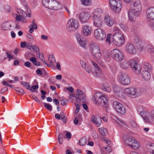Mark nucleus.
<instances>
[{
	"mask_svg": "<svg viewBox=\"0 0 154 154\" xmlns=\"http://www.w3.org/2000/svg\"><path fill=\"white\" fill-rule=\"evenodd\" d=\"M141 8V5L139 0H133L128 11V17L131 21H134L135 17L139 15Z\"/></svg>",
	"mask_w": 154,
	"mask_h": 154,
	"instance_id": "1",
	"label": "nucleus"
},
{
	"mask_svg": "<svg viewBox=\"0 0 154 154\" xmlns=\"http://www.w3.org/2000/svg\"><path fill=\"white\" fill-rule=\"evenodd\" d=\"M114 33L112 35V42L113 44L120 47L125 43L124 36L123 33L117 27L114 28Z\"/></svg>",
	"mask_w": 154,
	"mask_h": 154,
	"instance_id": "2",
	"label": "nucleus"
},
{
	"mask_svg": "<svg viewBox=\"0 0 154 154\" xmlns=\"http://www.w3.org/2000/svg\"><path fill=\"white\" fill-rule=\"evenodd\" d=\"M95 104L106 107L107 106L108 100L107 97L101 92H97L94 94L93 98Z\"/></svg>",
	"mask_w": 154,
	"mask_h": 154,
	"instance_id": "3",
	"label": "nucleus"
},
{
	"mask_svg": "<svg viewBox=\"0 0 154 154\" xmlns=\"http://www.w3.org/2000/svg\"><path fill=\"white\" fill-rule=\"evenodd\" d=\"M138 110L146 122L150 123L154 121V110L149 112L145 109L140 106L138 108Z\"/></svg>",
	"mask_w": 154,
	"mask_h": 154,
	"instance_id": "4",
	"label": "nucleus"
},
{
	"mask_svg": "<svg viewBox=\"0 0 154 154\" xmlns=\"http://www.w3.org/2000/svg\"><path fill=\"white\" fill-rule=\"evenodd\" d=\"M90 50L92 56L96 60L100 59L102 56L101 51L99 46L94 42L90 45Z\"/></svg>",
	"mask_w": 154,
	"mask_h": 154,
	"instance_id": "5",
	"label": "nucleus"
},
{
	"mask_svg": "<svg viewBox=\"0 0 154 154\" xmlns=\"http://www.w3.org/2000/svg\"><path fill=\"white\" fill-rule=\"evenodd\" d=\"M79 23L78 21L73 18L69 20L66 25V28L67 31L69 32H75L79 27Z\"/></svg>",
	"mask_w": 154,
	"mask_h": 154,
	"instance_id": "6",
	"label": "nucleus"
},
{
	"mask_svg": "<svg viewBox=\"0 0 154 154\" xmlns=\"http://www.w3.org/2000/svg\"><path fill=\"white\" fill-rule=\"evenodd\" d=\"M110 54L112 58L116 61H121L124 59L123 53L121 51L117 49L112 50Z\"/></svg>",
	"mask_w": 154,
	"mask_h": 154,
	"instance_id": "7",
	"label": "nucleus"
},
{
	"mask_svg": "<svg viewBox=\"0 0 154 154\" xmlns=\"http://www.w3.org/2000/svg\"><path fill=\"white\" fill-rule=\"evenodd\" d=\"M109 4L111 8L116 13L119 12L121 9L122 4L120 0H109Z\"/></svg>",
	"mask_w": 154,
	"mask_h": 154,
	"instance_id": "8",
	"label": "nucleus"
},
{
	"mask_svg": "<svg viewBox=\"0 0 154 154\" xmlns=\"http://www.w3.org/2000/svg\"><path fill=\"white\" fill-rule=\"evenodd\" d=\"M94 35L95 38L99 41H101L104 39L106 36L105 32L100 28H97L94 30Z\"/></svg>",
	"mask_w": 154,
	"mask_h": 154,
	"instance_id": "9",
	"label": "nucleus"
},
{
	"mask_svg": "<svg viewBox=\"0 0 154 154\" xmlns=\"http://www.w3.org/2000/svg\"><path fill=\"white\" fill-rule=\"evenodd\" d=\"M129 65L132 70L137 74H140L141 71L140 66L136 61L131 60L129 61Z\"/></svg>",
	"mask_w": 154,
	"mask_h": 154,
	"instance_id": "10",
	"label": "nucleus"
},
{
	"mask_svg": "<svg viewBox=\"0 0 154 154\" xmlns=\"http://www.w3.org/2000/svg\"><path fill=\"white\" fill-rule=\"evenodd\" d=\"M118 79L124 85L129 84L131 82L129 76L126 74L122 72L118 77Z\"/></svg>",
	"mask_w": 154,
	"mask_h": 154,
	"instance_id": "11",
	"label": "nucleus"
},
{
	"mask_svg": "<svg viewBox=\"0 0 154 154\" xmlns=\"http://www.w3.org/2000/svg\"><path fill=\"white\" fill-rule=\"evenodd\" d=\"M82 31L83 35L85 36H90L92 32V27L88 25H83L82 27Z\"/></svg>",
	"mask_w": 154,
	"mask_h": 154,
	"instance_id": "12",
	"label": "nucleus"
},
{
	"mask_svg": "<svg viewBox=\"0 0 154 154\" xmlns=\"http://www.w3.org/2000/svg\"><path fill=\"white\" fill-rule=\"evenodd\" d=\"M61 5L58 1L51 0L50 2L49 9L54 11H57L61 8Z\"/></svg>",
	"mask_w": 154,
	"mask_h": 154,
	"instance_id": "13",
	"label": "nucleus"
},
{
	"mask_svg": "<svg viewBox=\"0 0 154 154\" xmlns=\"http://www.w3.org/2000/svg\"><path fill=\"white\" fill-rule=\"evenodd\" d=\"M92 18H101L103 14L102 11L100 8L93 9L91 12Z\"/></svg>",
	"mask_w": 154,
	"mask_h": 154,
	"instance_id": "14",
	"label": "nucleus"
},
{
	"mask_svg": "<svg viewBox=\"0 0 154 154\" xmlns=\"http://www.w3.org/2000/svg\"><path fill=\"white\" fill-rule=\"evenodd\" d=\"M113 106L116 111L121 114L125 113V110L123 106L119 102H115L113 103Z\"/></svg>",
	"mask_w": 154,
	"mask_h": 154,
	"instance_id": "15",
	"label": "nucleus"
},
{
	"mask_svg": "<svg viewBox=\"0 0 154 154\" xmlns=\"http://www.w3.org/2000/svg\"><path fill=\"white\" fill-rule=\"evenodd\" d=\"M125 94L129 95L130 97L135 98L137 96V92L135 88H126L124 90Z\"/></svg>",
	"mask_w": 154,
	"mask_h": 154,
	"instance_id": "16",
	"label": "nucleus"
},
{
	"mask_svg": "<svg viewBox=\"0 0 154 154\" xmlns=\"http://www.w3.org/2000/svg\"><path fill=\"white\" fill-rule=\"evenodd\" d=\"M76 38L78 43L82 48H85L87 45L86 41L82 38L81 35L78 34L76 35Z\"/></svg>",
	"mask_w": 154,
	"mask_h": 154,
	"instance_id": "17",
	"label": "nucleus"
},
{
	"mask_svg": "<svg viewBox=\"0 0 154 154\" xmlns=\"http://www.w3.org/2000/svg\"><path fill=\"white\" fill-rule=\"evenodd\" d=\"M75 98L78 99L77 100L82 101V102H85L86 100L85 96L84 94V92L79 89L77 90Z\"/></svg>",
	"mask_w": 154,
	"mask_h": 154,
	"instance_id": "18",
	"label": "nucleus"
},
{
	"mask_svg": "<svg viewBox=\"0 0 154 154\" xmlns=\"http://www.w3.org/2000/svg\"><path fill=\"white\" fill-rule=\"evenodd\" d=\"M90 15L89 13L87 12H83L80 14L79 19L80 21L83 23L88 22Z\"/></svg>",
	"mask_w": 154,
	"mask_h": 154,
	"instance_id": "19",
	"label": "nucleus"
},
{
	"mask_svg": "<svg viewBox=\"0 0 154 154\" xmlns=\"http://www.w3.org/2000/svg\"><path fill=\"white\" fill-rule=\"evenodd\" d=\"M146 16L149 20H154V7L150 8L147 10Z\"/></svg>",
	"mask_w": 154,
	"mask_h": 154,
	"instance_id": "20",
	"label": "nucleus"
},
{
	"mask_svg": "<svg viewBox=\"0 0 154 154\" xmlns=\"http://www.w3.org/2000/svg\"><path fill=\"white\" fill-rule=\"evenodd\" d=\"M101 119L102 118L99 116H93L91 118V121L97 127H99L102 122Z\"/></svg>",
	"mask_w": 154,
	"mask_h": 154,
	"instance_id": "21",
	"label": "nucleus"
},
{
	"mask_svg": "<svg viewBox=\"0 0 154 154\" xmlns=\"http://www.w3.org/2000/svg\"><path fill=\"white\" fill-rule=\"evenodd\" d=\"M92 20L94 26L100 28L102 26L103 22L101 18H93Z\"/></svg>",
	"mask_w": 154,
	"mask_h": 154,
	"instance_id": "22",
	"label": "nucleus"
},
{
	"mask_svg": "<svg viewBox=\"0 0 154 154\" xmlns=\"http://www.w3.org/2000/svg\"><path fill=\"white\" fill-rule=\"evenodd\" d=\"M104 21L107 26L109 27L112 26L113 24L112 18L108 15L106 14L104 17Z\"/></svg>",
	"mask_w": 154,
	"mask_h": 154,
	"instance_id": "23",
	"label": "nucleus"
},
{
	"mask_svg": "<svg viewBox=\"0 0 154 154\" xmlns=\"http://www.w3.org/2000/svg\"><path fill=\"white\" fill-rule=\"evenodd\" d=\"M146 151L150 154H154V143H148L146 146Z\"/></svg>",
	"mask_w": 154,
	"mask_h": 154,
	"instance_id": "24",
	"label": "nucleus"
},
{
	"mask_svg": "<svg viewBox=\"0 0 154 154\" xmlns=\"http://www.w3.org/2000/svg\"><path fill=\"white\" fill-rule=\"evenodd\" d=\"M126 49L127 52L130 54H135L136 52L135 48L132 44L127 45Z\"/></svg>",
	"mask_w": 154,
	"mask_h": 154,
	"instance_id": "25",
	"label": "nucleus"
},
{
	"mask_svg": "<svg viewBox=\"0 0 154 154\" xmlns=\"http://www.w3.org/2000/svg\"><path fill=\"white\" fill-rule=\"evenodd\" d=\"M141 77L144 80L148 81L150 79L151 75L148 71H143L141 73Z\"/></svg>",
	"mask_w": 154,
	"mask_h": 154,
	"instance_id": "26",
	"label": "nucleus"
},
{
	"mask_svg": "<svg viewBox=\"0 0 154 154\" xmlns=\"http://www.w3.org/2000/svg\"><path fill=\"white\" fill-rule=\"evenodd\" d=\"M102 88L103 91L107 92H109L111 91L110 85L106 82L103 83Z\"/></svg>",
	"mask_w": 154,
	"mask_h": 154,
	"instance_id": "27",
	"label": "nucleus"
},
{
	"mask_svg": "<svg viewBox=\"0 0 154 154\" xmlns=\"http://www.w3.org/2000/svg\"><path fill=\"white\" fill-rule=\"evenodd\" d=\"M11 24L10 22L7 21L3 23L1 26L3 30H10Z\"/></svg>",
	"mask_w": 154,
	"mask_h": 154,
	"instance_id": "28",
	"label": "nucleus"
},
{
	"mask_svg": "<svg viewBox=\"0 0 154 154\" xmlns=\"http://www.w3.org/2000/svg\"><path fill=\"white\" fill-rule=\"evenodd\" d=\"M124 138L125 143L128 144L129 146L133 142L134 140H135L133 138L128 135L125 136Z\"/></svg>",
	"mask_w": 154,
	"mask_h": 154,
	"instance_id": "29",
	"label": "nucleus"
},
{
	"mask_svg": "<svg viewBox=\"0 0 154 154\" xmlns=\"http://www.w3.org/2000/svg\"><path fill=\"white\" fill-rule=\"evenodd\" d=\"M29 28H30L29 30V32L30 33H32L34 31V29H37V26L35 23V20H32V24L29 25Z\"/></svg>",
	"mask_w": 154,
	"mask_h": 154,
	"instance_id": "30",
	"label": "nucleus"
},
{
	"mask_svg": "<svg viewBox=\"0 0 154 154\" xmlns=\"http://www.w3.org/2000/svg\"><path fill=\"white\" fill-rule=\"evenodd\" d=\"M131 148L134 149H138L140 147L139 142L136 140H134L133 142L129 146Z\"/></svg>",
	"mask_w": 154,
	"mask_h": 154,
	"instance_id": "31",
	"label": "nucleus"
},
{
	"mask_svg": "<svg viewBox=\"0 0 154 154\" xmlns=\"http://www.w3.org/2000/svg\"><path fill=\"white\" fill-rule=\"evenodd\" d=\"M112 122L119 127H121L123 125H125V122L122 120H120L119 119H117V120L113 119Z\"/></svg>",
	"mask_w": 154,
	"mask_h": 154,
	"instance_id": "32",
	"label": "nucleus"
},
{
	"mask_svg": "<svg viewBox=\"0 0 154 154\" xmlns=\"http://www.w3.org/2000/svg\"><path fill=\"white\" fill-rule=\"evenodd\" d=\"M91 65L93 66V67L95 69V70L97 71V72L100 73L101 72V70L97 64L93 61H91Z\"/></svg>",
	"mask_w": 154,
	"mask_h": 154,
	"instance_id": "33",
	"label": "nucleus"
},
{
	"mask_svg": "<svg viewBox=\"0 0 154 154\" xmlns=\"http://www.w3.org/2000/svg\"><path fill=\"white\" fill-rule=\"evenodd\" d=\"M51 0H42V2L43 6L45 8L49 9L50 2Z\"/></svg>",
	"mask_w": 154,
	"mask_h": 154,
	"instance_id": "34",
	"label": "nucleus"
},
{
	"mask_svg": "<svg viewBox=\"0 0 154 154\" xmlns=\"http://www.w3.org/2000/svg\"><path fill=\"white\" fill-rule=\"evenodd\" d=\"M17 13L19 16L22 17H26L27 16V14L26 13L20 9H18L17 10Z\"/></svg>",
	"mask_w": 154,
	"mask_h": 154,
	"instance_id": "35",
	"label": "nucleus"
},
{
	"mask_svg": "<svg viewBox=\"0 0 154 154\" xmlns=\"http://www.w3.org/2000/svg\"><path fill=\"white\" fill-rule=\"evenodd\" d=\"M129 64L127 61L124 60L120 63V67L123 69H127L128 68Z\"/></svg>",
	"mask_w": 154,
	"mask_h": 154,
	"instance_id": "36",
	"label": "nucleus"
},
{
	"mask_svg": "<svg viewBox=\"0 0 154 154\" xmlns=\"http://www.w3.org/2000/svg\"><path fill=\"white\" fill-rule=\"evenodd\" d=\"M99 131L100 134L103 136H105L107 134V130L104 128H99Z\"/></svg>",
	"mask_w": 154,
	"mask_h": 154,
	"instance_id": "37",
	"label": "nucleus"
},
{
	"mask_svg": "<svg viewBox=\"0 0 154 154\" xmlns=\"http://www.w3.org/2000/svg\"><path fill=\"white\" fill-rule=\"evenodd\" d=\"M143 67L144 69L147 70V71L150 72L152 70V69L150 65L148 63H145L143 65Z\"/></svg>",
	"mask_w": 154,
	"mask_h": 154,
	"instance_id": "38",
	"label": "nucleus"
},
{
	"mask_svg": "<svg viewBox=\"0 0 154 154\" xmlns=\"http://www.w3.org/2000/svg\"><path fill=\"white\" fill-rule=\"evenodd\" d=\"M80 1L81 4L84 6L90 5L91 3V0H80Z\"/></svg>",
	"mask_w": 154,
	"mask_h": 154,
	"instance_id": "39",
	"label": "nucleus"
},
{
	"mask_svg": "<svg viewBox=\"0 0 154 154\" xmlns=\"http://www.w3.org/2000/svg\"><path fill=\"white\" fill-rule=\"evenodd\" d=\"M86 139L85 138L82 137L79 140V143L80 145L84 146L86 144Z\"/></svg>",
	"mask_w": 154,
	"mask_h": 154,
	"instance_id": "40",
	"label": "nucleus"
},
{
	"mask_svg": "<svg viewBox=\"0 0 154 154\" xmlns=\"http://www.w3.org/2000/svg\"><path fill=\"white\" fill-rule=\"evenodd\" d=\"M36 57L37 58L40 59L43 63H45L46 64H47L43 55H41L40 53H38L37 54Z\"/></svg>",
	"mask_w": 154,
	"mask_h": 154,
	"instance_id": "41",
	"label": "nucleus"
},
{
	"mask_svg": "<svg viewBox=\"0 0 154 154\" xmlns=\"http://www.w3.org/2000/svg\"><path fill=\"white\" fill-rule=\"evenodd\" d=\"M25 18L19 16V18L17 19V20L16 21L17 23L20 21L23 23H25L26 22L27 20Z\"/></svg>",
	"mask_w": 154,
	"mask_h": 154,
	"instance_id": "42",
	"label": "nucleus"
},
{
	"mask_svg": "<svg viewBox=\"0 0 154 154\" xmlns=\"http://www.w3.org/2000/svg\"><path fill=\"white\" fill-rule=\"evenodd\" d=\"M48 59L51 63H54L56 61L54 57L52 54H51L49 55Z\"/></svg>",
	"mask_w": 154,
	"mask_h": 154,
	"instance_id": "43",
	"label": "nucleus"
},
{
	"mask_svg": "<svg viewBox=\"0 0 154 154\" xmlns=\"http://www.w3.org/2000/svg\"><path fill=\"white\" fill-rule=\"evenodd\" d=\"M43 104L44 105V106L46 109L50 111H52V107L51 104L45 103H44Z\"/></svg>",
	"mask_w": 154,
	"mask_h": 154,
	"instance_id": "44",
	"label": "nucleus"
},
{
	"mask_svg": "<svg viewBox=\"0 0 154 154\" xmlns=\"http://www.w3.org/2000/svg\"><path fill=\"white\" fill-rule=\"evenodd\" d=\"M20 83L26 89H29L30 88V85L29 83L24 81H21Z\"/></svg>",
	"mask_w": 154,
	"mask_h": 154,
	"instance_id": "45",
	"label": "nucleus"
},
{
	"mask_svg": "<svg viewBox=\"0 0 154 154\" xmlns=\"http://www.w3.org/2000/svg\"><path fill=\"white\" fill-rule=\"evenodd\" d=\"M148 51L151 53L154 52V48L151 45H148L147 46Z\"/></svg>",
	"mask_w": 154,
	"mask_h": 154,
	"instance_id": "46",
	"label": "nucleus"
},
{
	"mask_svg": "<svg viewBox=\"0 0 154 154\" xmlns=\"http://www.w3.org/2000/svg\"><path fill=\"white\" fill-rule=\"evenodd\" d=\"M14 90L19 93H20L22 94H23L24 93L23 90L20 88L16 87L14 88Z\"/></svg>",
	"mask_w": 154,
	"mask_h": 154,
	"instance_id": "47",
	"label": "nucleus"
},
{
	"mask_svg": "<svg viewBox=\"0 0 154 154\" xmlns=\"http://www.w3.org/2000/svg\"><path fill=\"white\" fill-rule=\"evenodd\" d=\"M130 123L132 128H135L137 127V123L134 120H131Z\"/></svg>",
	"mask_w": 154,
	"mask_h": 154,
	"instance_id": "48",
	"label": "nucleus"
},
{
	"mask_svg": "<svg viewBox=\"0 0 154 154\" xmlns=\"http://www.w3.org/2000/svg\"><path fill=\"white\" fill-rule=\"evenodd\" d=\"M2 84L6 86H9L12 88L14 87L13 85H10L5 81H3L2 82Z\"/></svg>",
	"mask_w": 154,
	"mask_h": 154,
	"instance_id": "49",
	"label": "nucleus"
},
{
	"mask_svg": "<svg viewBox=\"0 0 154 154\" xmlns=\"http://www.w3.org/2000/svg\"><path fill=\"white\" fill-rule=\"evenodd\" d=\"M38 88V85L32 86L31 88L29 89L32 91H34V90L35 89H37Z\"/></svg>",
	"mask_w": 154,
	"mask_h": 154,
	"instance_id": "50",
	"label": "nucleus"
},
{
	"mask_svg": "<svg viewBox=\"0 0 154 154\" xmlns=\"http://www.w3.org/2000/svg\"><path fill=\"white\" fill-rule=\"evenodd\" d=\"M31 50H33L35 52H37V51H39V49L38 48V47H37L36 45H33L32 46Z\"/></svg>",
	"mask_w": 154,
	"mask_h": 154,
	"instance_id": "51",
	"label": "nucleus"
},
{
	"mask_svg": "<svg viewBox=\"0 0 154 154\" xmlns=\"http://www.w3.org/2000/svg\"><path fill=\"white\" fill-rule=\"evenodd\" d=\"M61 104L63 106L66 105L67 103V100L65 99H62L61 101Z\"/></svg>",
	"mask_w": 154,
	"mask_h": 154,
	"instance_id": "52",
	"label": "nucleus"
},
{
	"mask_svg": "<svg viewBox=\"0 0 154 154\" xmlns=\"http://www.w3.org/2000/svg\"><path fill=\"white\" fill-rule=\"evenodd\" d=\"M80 63L82 68L84 69L87 66L86 63L83 60H80Z\"/></svg>",
	"mask_w": 154,
	"mask_h": 154,
	"instance_id": "53",
	"label": "nucleus"
},
{
	"mask_svg": "<svg viewBox=\"0 0 154 154\" xmlns=\"http://www.w3.org/2000/svg\"><path fill=\"white\" fill-rule=\"evenodd\" d=\"M120 88L117 86H116L113 87V91L116 93H117L119 91Z\"/></svg>",
	"mask_w": 154,
	"mask_h": 154,
	"instance_id": "54",
	"label": "nucleus"
},
{
	"mask_svg": "<svg viewBox=\"0 0 154 154\" xmlns=\"http://www.w3.org/2000/svg\"><path fill=\"white\" fill-rule=\"evenodd\" d=\"M5 9L6 11L9 12L11 10V8L9 5H6L5 7Z\"/></svg>",
	"mask_w": 154,
	"mask_h": 154,
	"instance_id": "55",
	"label": "nucleus"
},
{
	"mask_svg": "<svg viewBox=\"0 0 154 154\" xmlns=\"http://www.w3.org/2000/svg\"><path fill=\"white\" fill-rule=\"evenodd\" d=\"M60 116H61V119L62 122L63 123H66V119L65 118L64 116L63 115V116H62L61 115V114H60Z\"/></svg>",
	"mask_w": 154,
	"mask_h": 154,
	"instance_id": "56",
	"label": "nucleus"
},
{
	"mask_svg": "<svg viewBox=\"0 0 154 154\" xmlns=\"http://www.w3.org/2000/svg\"><path fill=\"white\" fill-rule=\"evenodd\" d=\"M84 69L88 73H90L91 72V69L88 67L87 65L85 68Z\"/></svg>",
	"mask_w": 154,
	"mask_h": 154,
	"instance_id": "57",
	"label": "nucleus"
},
{
	"mask_svg": "<svg viewBox=\"0 0 154 154\" xmlns=\"http://www.w3.org/2000/svg\"><path fill=\"white\" fill-rule=\"evenodd\" d=\"M26 43L25 42H21L20 44V47L22 48H24L26 47Z\"/></svg>",
	"mask_w": 154,
	"mask_h": 154,
	"instance_id": "58",
	"label": "nucleus"
},
{
	"mask_svg": "<svg viewBox=\"0 0 154 154\" xmlns=\"http://www.w3.org/2000/svg\"><path fill=\"white\" fill-rule=\"evenodd\" d=\"M24 65L25 66L27 67H30L31 66V63H30L29 62V61H26V62L24 63Z\"/></svg>",
	"mask_w": 154,
	"mask_h": 154,
	"instance_id": "59",
	"label": "nucleus"
},
{
	"mask_svg": "<svg viewBox=\"0 0 154 154\" xmlns=\"http://www.w3.org/2000/svg\"><path fill=\"white\" fill-rule=\"evenodd\" d=\"M6 54L7 55V57L9 58V61H10L11 59H12L13 58V57L8 52H6Z\"/></svg>",
	"mask_w": 154,
	"mask_h": 154,
	"instance_id": "60",
	"label": "nucleus"
},
{
	"mask_svg": "<svg viewBox=\"0 0 154 154\" xmlns=\"http://www.w3.org/2000/svg\"><path fill=\"white\" fill-rule=\"evenodd\" d=\"M100 59L99 60H97L98 62V63H99L100 64L101 66H102L103 67H104L105 66V65L104 64V62L103 61V62H102L100 61Z\"/></svg>",
	"mask_w": 154,
	"mask_h": 154,
	"instance_id": "61",
	"label": "nucleus"
},
{
	"mask_svg": "<svg viewBox=\"0 0 154 154\" xmlns=\"http://www.w3.org/2000/svg\"><path fill=\"white\" fill-rule=\"evenodd\" d=\"M80 101L77 100L76 102H75V107L76 108H79V107L81 105V104L78 103L79 102V101Z\"/></svg>",
	"mask_w": 154,
	"mask_h": 154,
	"instance_id": "62",
	"label": "nucleus"
},
{
	"mask_svg": "<svg viewBox=\"0 0 154 154\" xmlns=\"http://www.w3.org/2000/svg\"><path fill=\"white\" fill-rule=\"evenodd\" d=\"M67 90L70 92H72L74 91L73 88L71 87H69L67 88Z\"/></svg>",
	"mask_w": 154,
	"mask_h": 154,
	"instance_id": "63",
	"label": "nucleus"
},
{
	"mask_svg": "<svg viewBox=\"0 0 154 154\" xmlns=\"http://www.w3.org/2000/svg\"><path fill=\"white\" fill-rule=\"evenodd\" d=\"M32 46L31 44H29L28 43H26V48L30 50H31V48Z\"/></svg>",
	"mask_w": 154,
	"mask_h": 154,
	"instance_id": "64",
	"label": "nucleus"
}]
</instances>
